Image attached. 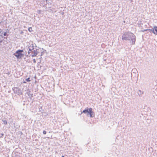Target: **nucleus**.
<instances>
[{
	"mask_svg": "<svg viewBox=\"0 0 157 157\" xmlns=\"http://www.w3.org/2000/svg\"><path fill=\"white\" fill-rule=\"evenodd\" d=\"M34 47L33 44H32L28 46L27 48L29 55L31 56L32 57L36 56L39 52V49L34 48Z\"/></svg>",
	"mask_w": 157,
	"mask_h": 157,
	"instance_id": "nucleus-1",
	"label": "nucleus"
},
{
	"mask_svg": "<svg viewBox=\"0 0 157 157\" xmlns=\"http://www.w3.org/2000/svg\"><path fill=\"white\" fill-rule=\"evenodd\" d=\"M122 39H136V36L131 32H126L123 35Z\"/></svg>",
	"mask_w": 157,
	"mask_h": 157,
	"instance_id": "nucleus-2",
	"label": "nucleus"
},
{
	"mask_svg": "<svg viewBox=\"0 0 157 157\" xmlns=\"http://www.w3.org/2000/svg\"><path fill=\"white\" fill-rule=\"evenodd\" d=\"M92 109L91 108H88L87 107L83 111L82 113H83L85 114H86L87 116L89 114L90 117H94L95 115L94 113L92 111Z\"/></svg>",
	"mask_w": 157,
	"mask_h": 157,
	"instance_id": "nucleus-3",
	"label": "nucleus"
},
{
	"mask_svg": "<svg viewBox=\"0 0 157 157\" xmlns=\"http://www.w3.org/2000/svg\"><path fill=\"white\" fill-rule=\"evenodd\" d=\"M23 52V50H18L14 53V55L17 57V59H21L23 56V54L22 53Z\"/></svg>",
	"mask_w": 157,
	"mask_h": 157,
	"instance_id": "nucleus-4",
	"label": "nucleus"
},
{
	"mask_svg": "<svg viewBox=\"0 0 157 157\" xmlns=\"http://www.w3.org/2000/svg\"><path fill=\"white\" fill-rule=\"evenodd\" d=\"M12 89L15 94H17L18 95H20L22 94L21 90L18 87H14Z\"/></svg>",
	"mask_w": 157,
	"mask_h": 157,
	"instance_id": "nucleus-5",
	"label": "nucleus"
},
{
	"mask_svg": "<svg viewBox=\"0 0 157 157\" xmlns=\"http://www.w3.org/2000/svg\"><path fill=\"white\" fill-rule=\"evenodd\" d=\"M148 31L149 32H150V33H152L155 34V33H154V31L153 29H146L141 30V32H144L145 31Z\"/></svg>",
	"mask_w": 157,
	"mask_h": 157,
	"instance_id": "nucleus-6",
	"label": "nucleus"
},
{
	"mask_svg": "<svg viewBox=\"0 0 157 157\" xmlns=\"http://www.w3.org/2000/svg\"><path fill=\"white\" fill-rule=\"evenodd\" d=\"M0 43L1 45H3L7 44V42L5 40H0Z\"/></svg>",
	"mask_w": 157,
	"mask_h": 157,
	"instance_id": "nucleus-7",
	"label": "nucleus"
},
{
	"mask_svg": "<svg viewBox=\"0 0 157 157\" xmlns=\"http://www.w3.org/2000/svg\"><path fill=\"white\" fill-rule=\"evenodd\" d=\"M15 157H21V154L18 152H14Z\"/></svg>",
	"mask_w": 157,
	"mask_h": 157,
	"instance_id": "nucleus-8",
	"label": "nucleus"
},
{
	"mask_svg": "<svg viewBox=\"0 0 157 157\" xmlns=\"http://www.w3.org/2000/svg\"><path fill=\"white\" fill-rule=\"evenodd\" d=\"M153 29L154 31L155 34L157 33V26H154Z\"/></svg>",
	"mask_w": 157,
	"mask_h": 157,
	"instance_id": "nucleus-9",
	"label": "nucleus"
},
{
	"mask_svg": "<svg viewBox=\"0 0 157 157\" xmlns=\"http://www.w3.org/2000/svg\"><path fill=\"white\" fill-rule=\"evenodd\" d=\"M28 30L30 33L33 32V30L32 29L31 27H29L28 28Z\"/></svg>",
	"mask_w": 157,
	"mask_h": 157,
	"instance_id": "nucleus-10",
	"label": "nucleus"
},
{
	"mask_svg": "<svg viewBox=\"0 0 157 157\" xmlns=\"http://www.w3.org/2000/svg\"><path fill=\"white\" fill-rule=\"evenodd\" d=\"M130 40L131 43V42H132V44H135V42L136 41V40Z\"/></svg>",
	"mask_w": 157,
	"mask_h": 157,
	"instance_id": "nucleus-11",
	"label": "nucleus"
},
{
	"mask_svg": "<svg viewBox=\"0 0 157 157\" xmlns=\"http://www.w3.org/2000/svg\"><path fill=\"white\" fill-rule=\"evenodd\" d=\"M7 31L6 32H3L2 33V34H3V35L4 36H7Z\"/></svg>",
	"mask_w": 157,
	"mask_h": 157,
	"instance_id": "nucleus-12",
	"label": "nucleus"
},
{
	"mask_svg": "<svg viewBox=\"0 0 157 157\" xmlns=\"http://www.w3.org/2000/svg\"><path fill=\"white\" fill-rule=\"evenodd\" d=\"M50 0H46V2L48 4H51V2H50Z\"/></svg>",
	"mask_w": 157,
	"mask_h": 157,
	"instance_id": "nucleus-13",
	"label": "nucleus"
},
{
	"mask_svg": "<svg viewBox=\"0 0 157 157\" xmlns=\"http://www.w3.org/2000/svg\"><path fill=\"white\" fill-rule=\"evenodd\" d=\"M139 91L140 92V93H138L139 95H141L143 94V92H142V91L140 90H139Z\"/></svg>",
	"mask_w": 157,
	"mask_h": 157,
	"instance_id": "nucleus-14",
	"label": "nucleus"
},
{
	"mask_svg": "<svg viewBox=\"0 0 157 157\" xmlns=\"http://www.w3.org/2000/svg\"><path fill=\"white\" fill-rule=\"evenodd\" d=\"M25 81H26L27 82H30L31 81L30 80V78H28L26 79Z\"/></svg>",
	"mask_w": 157,
	"mask_h": 157,
	"instance_id": "nucleus-15",
	"label": "nucleus"
},
{
	"mask_svg": "<svg viewBox=\"0 0 157 157\" xmlns=\"http://www.w3.org/2000/svg\"><path fill=\"white\" fill-rule=\"evenodd\" d=\"M2 121L6 125L7 124V121L6 120H2Z\"/></svg>",
	"mask_w": 157,
	"mask_h": 157,
	"instance_id": "nucleus-16",
	"label": "nucleus"
},
{
	"mask_svg": "<svg viewBox=\"0 0 157 157\" xmlns=\"http://www.w3.org/2000/svg\"><path fill=\"white\" fill-rule=\"evenodd\" d=\"M1 135V136H0V138H2L3 137V136H4V134L3 133H1L0 134Z\"/></svg>",
	"mask_w": 157,
	"mask_h": 157,
	"instance_id": "nucleus-17",
	"label": "nucleus"
},
{
	"mask_svg": "<svg viewBox=\"0 0 157 157\" xmlns=\"http://www.w3.org/2000/svg\"><path fill=\"white\" fill-rule=\"evenodd\" d=\"M33 94H30V96H29L31 99L33 97Z\"/></svg>",
	"mask_w": 157,
	"mask_h": 157,
	"instance_id": "nucleus-18",
	"label": "nucleus"
},
{
	"mask_svg": "<svg viewBox=\"0 0 157 157\" xmlns=\"http://www.w3.org/2000/svg\"><path fill=\"white\" fill-rule=\"evenodd\" d=\"M43 133L44 134H46V132L45 130H44Z\"/></svg>",
	"mask_w": 157,
	"mask_h": 157,
	"instance_id": "nucleus-19",
	"label": "nucleus"
},
{
	"mask_svg": "<svg viewBox=\"0 0 157 157\" xmlns=\"http://www.w3.org/2000/svg\"><path fill=\"white\" fill-rule=\"evenodd\" d=\"M33 62L34 63H36V60L35 59H33Z\"/></svg>",
	"mask_w": 157,
	"mask_h": 157,
	"instance_id": "nucleus-20",
	"label": "nucleus"
},
{
	"mask_svg": "<svg viewBox=\"0 0 157 157\" xmlns=\"http://www.w3.org/2000/svg\"><path fill=\"white\" fill-rule=\"evenodd\" d=\"M24 33V32H23L22 31H21L20 32V34H23Z\"/></svg>",
	"mask_w": 157,
	"mask_h": 157,
	"instance_id": "nucleus-21",
	"label": "nucleus"
},
{
	"mask_svg": "<svg viewBox=\"0 0 157 157\" xmlns=\"http://www.w3.org/2000/svg\"><path fill=\"white\" fill-rule=\"evenodd\" d=\"M141 23V21H140V24H138V26H139V27L140 26L141 24L142 25H143V23Z\"/></svg>",
	"mask_w": 157,
	"mask_h": 157,
	"instance_id": "nucleus-22",
	"label": "nucleus"
},
{
	"mask_svg": "<svg viewBox=\"0 0 157 157\" xmlns=\"http://www.w3.org/2000/svg\"><path fill=\"white\" fill-rule=\"evenodd\" d=\"M43 53H44V52H41V55L40 56H42V55H43Z\"/></svg>",
	"mask_w": 157,
	"mask_h": 157,
	"instance_id": "nucleus-23",
	"label": "nucleus"
},
{
	"mask_svg": "<svg viewBox=\"0 0 157 157\" xmlns=\"http://www.w3.org/2000/svg\"><path fill=\"white\" fill-rule=\"evenodd\" d=\"M30 93H29V94H28V95H29V96H30Z\"/></svg>",
	"mask_w": 157,
	"mask_h": 157,
	"instance_id": "nucleus-24",
	"label": "nucleus"
},
{
	"mask_svg": "<svg viewBox=\"0 0 157 157\" xmlns=\"http://www.w3.org/2000/svg\"><path fill=\"white\" fill-rule=\"evenodd\" d=\"M23 83H26V82L25 81H24L23 82Z\"/></svg>",
	"mask_w": 157,
	"mask_h": 157,
	"instance_id": "nucleus-25",
	"label": "nucleus"
},
{
	"mask_svg": "<svg viewBox=\"0 0 157 157\" xmlns=\"http://www.w3.org/2000/svg\"><path fill=\"white\" fill-rule=\"evenodd\" d=\"M132 73H131V77L132 76Z\"/></svg>",
	"mask_w": 157,
	"mask_h": 157,
	"instance_id": "nucleus-26",
	"label": "nucleus"
},
{
	"mask_svg": "<svg viewBox=\"0 0 157 157\" xmlns=\"http://www.w3.org/2000/svg\"><path fill=\"white\" fill-rule=\"evenodd\" d=\"M62 157H64V156H63V155H62Z\"/></svg>",
	"mask_w": 157,
	"mask_h": 157,
	"instance_id": "nucleus-27",
	"label": "nucleus"
},
{
	"mask_svg": "<svg viewBox=\"0 0 157 157\" xmlns=\"http://www.w3.org/2000/svg\"><path fill=\"white\" fill-rule=\"evenodd\" d=\"M141 27H142V29H143V28H142L143 27L142 26H141Z\"/></svg>",
	"mask_w": 157,
	"mask_h": 157,
	"instance_id": "nucleus-28",
	"label": "nucleus"
}]
</instances>
